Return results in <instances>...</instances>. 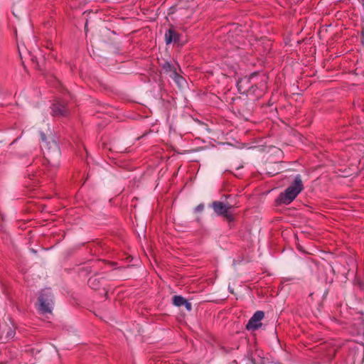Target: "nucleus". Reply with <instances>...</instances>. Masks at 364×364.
I'll list each match as a JSON object with an SVG mask.
<instances>
[{
  "instance_id": "2",
  "label": "nucleus",
  "mask_w": 364,
  "mask_h": 364,
  "mask_svg": "<svg viewBox=\"0 0 364 364\" xmlns=\"http://www.w3.org/2000/svg\"><path fill=\"white\" fill-rule=\"evenodd\" d=\"M303 189L304 186L301 176L297 175L293 183L284 191V192L279 194L277 199V203L286 205L291 203Z\"/></svg>"
},
{
  "instance_id": "12",
  "label": "nucleus",
  "mask_w": 364,
  "mask_h": 364,
  "mask_svg": "<svg viewBox=\"0 0 364 364\" xmlns=\"http://www.w3.org/2000/svg\"><path fill=\"white\" fill-rule=\"evenodd\" d=\"M223 217L228 223V227L230 229L234 227L233 223L235 221V215L232 214L230 212H228Z\"/></svg>"
},
{
  "instance_id": "13",
  "label": "nucleus",
  "mask_w": 364,
  "mask_h": 364,
  "mask_svg": "<svg viewBox=\"0 0 364 364\" xmlns=\"http://www.w3.org/2000/svg\"><path fill=\"white\" fill-rule=\"evenodd\" d=\"M204 209V205L203 204H199L198 205L196 206V208H195V210L196 212H201L203 211Z\"/></svg>"
},
{
  "instance_id": "11",
  "label": "nucleus",
  "mask_w": 364,
  "mask_h": 364,
  "mask_svg": "<svg viewBox=\"0 0 364 364\" xmlns=\"http://www.w3.org/2000/svg\"><path fill=\"white\" fill-rule=\"evenodd\" d=\"M103 279V277H99L97 275L91 277L87 281L88 286L92 289L97 290L101 287V281Z\"/></svg>"
},
{
  "instance_id": "10",
  "label": "nucleus",
  "mask_w": 364,
  "mask_h": 364,
  "mask_svg": "<svg viewBox=\"0 0 364 364\" xmlns=\"http://www.w3.org/2000/svg\"><path fill=\"white\" fill-rule=\"evenodd\" d=\"M252 110V104L248 101L242 102L239 105L238 112L244 117L247 114H250Z\"/></svg>"
},
{
  "instance_id": "1",
  "label": "nucleus",
  "mask_w": 364,
  "mask_h": 364,
  "mask_svg": "<svg viewBox=\"0 0 364 364\" xmlns=\"http://www.w3.org/2000/svg\"><path fill=\"white\" fill-rule=\"evenodd\" d=\"M41 138L43 141L42 150L45 159L51 166L58 167L60 157V150L58 144L53 139L47 141L43 134H41Z\"/></svg>"
},
{
  "instance_id": "6",
  "label": "nucleus",
  "mask_w": 364,
  "mask_h": 364,
  "mask_svg": "<svg viewBox=\"0 0 364 364\" xmlns=\"http://www.w3.org/2000/svg\"><path fill=\"white\" fill-rule=\"evenodd\" d=\"M181 35L174 28H169L165 33V41L166 44L171 43H178Z\"/></svg>"
},
{
  "instance_id": "9",
  "label": "nucleus",
  "mask_w": 364,
  "mask_h": 364,
  "mask_svg": "<svg viewBox=\"0 0 364 364\" xmlns=\"http://www.w3.org/2000/svg\"><path fill=\"white\" fill-rule=\"evenodd\" d=\"M211 207L218 215L222 217L228 212L225 204L220 201H213L211 204Z\"/></svg>"
},
{
  "instance_id": "8",
  "label": "nucleus",
  "mask_w": 364,
  "mask_h": 364,
  "mask_svg": "<svg viewBox=\"0 0 364 364\" xmlns=\"http://www.w3.org/2000/svg\"><path fill=\"white\" fill-rule=\"evenodd\" d=\"M172 303L174 306L178 307L184 306L188 311H191L192 310V304L182 296H173L172 298Z\"/></svg>"
},
{
  "instance_id": "4",
  "label": "nucleus",
  "mask_w": 364,
  "mask_h": 364,
  "mask_svg": "<svg viewBox=\"0 0 364 364\" xmlns=\"http://www.w3.org/2000/svg\"><path fill=\"white\" fill-rule=\"evenodd\" d=\"M68 103L64 100L58 99L52 105V114L54 117H68L70 111L67 107Z\"/></svg>"
},
{
  "instance_id": "15",
  "label": "nucleus",
  "mask_w": 364,
  "mask_h": 364,
  "mask_svg": "<svg viewBox=\"0 0 364 364\" xmlns=\"http://www.w3.org/2000/svg\"><path fill=\"white\" fill-rule=\"evenodd\" d=\"M28 177L31 179V180H34L35 179V177H36V174L33 173L32 174V177L31 176V175L28 173Z\"/></svg>"
},
{
  "instance_id": "5",
  "label": "nucleus",
  "mask_w": 364,
  "mask_h": 364,
  "mask_svg": "<svg viewBox=\"0 0 364 364\" xmlns=\"http://www.w3.org/2000/svg\"><path fill=\"white\" fill-rule=\"evenodd\" d=\"M264 316V314L262 311H256L247 323L246 329L248 331H255L259 328L262 325L261 321Z\"/></svg>"
},
{
  "instance_id": "14",
  "label": "nucleus",
  "mask_w": 364,
  "mask_h": 364,
  "mask_svg": "<svg viewBox=\"0 0 364 364\" xmlns=\"http://www.w3.org/2000/svg\"><path fill=\"white\" fill-rule=\"evenodd\" d=\"M225 206L228 208V212H230V210L233 208V205L228 203V204H225Z\"/></svg>"
},
{
  "instance_id": "7",
  "label": "nucleus",
  "mask_w": 364,
  "mask_h": 364,
  "mask_svg": "<svg viewBox=\"0 0 364 364\" xmlns=\"http://www.w3.org/2000/svg\"><path fill=\"white\" fill-rule=\"evenodd\" d=\"M163 70L166 73H171V77L178 82H180L181 80H183V77L177 73L176 68L171 64L169 62H165L161 65Z\"/></svg>"
},
{
  "instance_id": "3",
  "label": "nucleus",
  "mask_w": 364,
  "mask_h": 364,
  "mask_svg": "<svg viewBox=\"0 0 364 364\" xmlns=\"http://www.w3.org/2000/svg\"><path fill=\"white\" fill-rule=\"evenodd\" d=\"M38 311L43 314H51L54 304L53 295L50 289L41 290L38 298Z\"/></svg>"
}]
</instances>
